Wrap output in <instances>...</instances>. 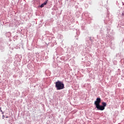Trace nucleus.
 <instances>
[{
	"label": "nucleus",
	"mask_w": 124,
	"mask_h": 124,
	"mask_svg": "<svg viewBox=\"0 0 124 124\" xmlns=\"http://www.w3.org/2000/svg\"><path fill=\"white\" fill-rule=\"evenodd\" d=\"M55 87L56 88V90H63V88H64V84H63V83L62 81L58 80L55 83Z\"/></svg>",
	"instance_id": "nucleus-1"
},
{
	"label": "nucleus",
	"mask_w": 124,
	"mask_h": 124,
	"mask_svg": "<svg viewBox=\"0 0 124 124\" xmlns=\"http://www.w3.org/2000/svg\"><path fill=\"white\" fill-rule=\"evenodd\" d=\"M100 102H101V99L100 98H97L94 104L95 105V106H97L100 105Z\"/></svg>",
	"instance_id": "nucleus-2"
},
{
	"label": "nucleus",
	"mask_w": 124,
	"mask_h": 124,
	"mask_svg": "<svg viewBox=\"0 0 124 124\" xmlns=\"http://www.w3.org/2000/svg\"><path fill=\"white\" fill-rule=\"evenodd\" d=\"M96 108H97V110H100V111H103L105 108L103 107L102 106H100V105H98V106H96Z\"/></svg>",
	"instance_id": "nucleus-3"
},
{
	"label": "nucleus",
	"mask_w": 124,
	"mask_h": 124,
	"mask_svg": "<svg viewBox=\"0 0 124 124\" xmlns=\"http://www.w3.org/2000/svg\"><path fill=\"white\" fill-rule=\"evenodd\" d=\"M102 104L103 105L102 107H104V108H105V107H106V105H107V104L105 102H102Z\"/></svg>",
	"instance_id": "nucleus-4"
},
{
	"label": "nucleus",
	"mask_w": 124,
	"mask_h": 124,
	"mask_svg": "<svg viewBox=\"0 0 124 124\" xmlns=\"http://www.w3.org/2000/svg\"><path fill=\"white\" fill-rule=\"evenodd\" d=\"M47 3V1H46L45 2H44L43 4L41 5L40 7H44V5H46V3Z\"/></svg>",
	"instance_id": "nucleus-5"
},
{
	"label": "nucleus",
	"mask_w": 124,
	"mask_h": 124,
	"mask_svg": "<svg viewBox=\"0 0 124 124\" xmlns=\"http://www.w3.org/2000/svg\"><path fill=\"white\" fill-rule=\"evenodd\" d=\"M0 112H2V114H3V112H2V110H1V109H0Z\"/></svg>",
	"instance_id": "nucleus-6"
},
{
	"label": "nucleus",
	"mask_w": 124,
	"mask_h": 124,
	"mask_svg": "<svg viewBox=\"0 0 124 124\" xmlns=\"http://www.w3.org/2000/svg\"><path fill=\"white\" fill-rule=\"evenodd\" d=\"M4 117H5L4 115H3L2 116V119H4Z\"/></svg>",
	"instance_id": "nucleus-7"
},
{
	"label": "nucleus",
	"mask_w": 124,
	"mask_h": 124,
	"mask_svg": "<svg viewBox=\"0 0 124 124\" xmlns=\"http://www.w3.org/2000/svg\"><path fill=\"white\" fill-rule=\"evenodd\" d=\"M6 118H8V116L6 117Z\"/></svg>",
	"instance_id": "nucleus-8"
}]
</instances>
